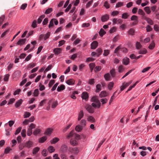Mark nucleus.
<instances>
[{"label":"nucleus","instance_id":"1","mask_svg":"<svg viewBox=\"0 0 159 159\" xmlns=\"http://www.w3.org/2000/svg\"><path fill=\"white\" fill-rule=\"evenodd\" d=\"M69 152L71 153H73L75 155H77L79 152V149L77 148H72L69 147L68 148Z\"/></svg>","mask_w":159,"mask_h":159},{"label":"nucleus","instance_id":"2","mask_svg":"<svg viewBox=\"0 0 159 159\" xmlns=\"http://www.w3.org/2000/svg\"><path fill=\"white\" fill-rule=\"evenodd\" d=\"M132 83V81H130L128 82H124L122 85L120 86V89L121 91H123L127 87H128L129 85Z\"/></svg>","mask_w":159,"mask_h":159},{"label":"nucleus","instance_id":"3","mask_svg":"<svg viewBox=\"0 0 159 159\" xmlns=\"http://www.w3.org/2000/svg\"><path fill=\"white\" fill-rule=\"evenodd\" d=\"M84 107L86 110L89 113H93L94 112L93 109L92 107L90 105L88 104H86L85 105Z\"/></svg>","mask_w":159,"mask_h":159},{"label":"nucleus","instance_id":"4","mask_svg":"<svg viewBox=\"0 0 159 159\" xmlns=\"http://www.w3.org/2000/svg\"><path fill=\"white\" fill-rule=\"evenodd\" d=\"M89 96L87 92H83L81 94V98L87 101L88 99Z\"/></svg>","mask_w":159,"mask_h":159},{"label":"nucleus","instance_id":"5","mask_svg":"<svg viewBox=\"0 0 159 159\" xmlns=\"http://www.w3.org/2000/svg\"><path fill=\"white\" fill-rule=\"evenodd\" d=\"M26 42L25 39H20L16 43V45H18L20 46H21L24 45Z\"/></svg>","mask_w":159,"mask_h":159},{"label":"nucleus","instance_id":"6","mask_svg":"<svg viewBox=\"0 0 159 159\" xmlns=\"http://www.w3.org/2000/svg\"><path fill=\"white\" fill-rule=\"evenodd\" d=\"M68 147L66 144L62 145L60 148V151L62 153H64L67 151Z\"/></svg>","mask_w":159,"mask_h":159},{"label":"nucleus","instance_id":"7","mask_svg":"<svg viewBox=\"0 0 159 159\" xmlns=\"http://www.w3.org/2000/svg\"><path fill=\"white\" fill-rule=\"evenodd\" d=\"M98 43L97 41H93L91 44V49H95L98 46Z\"/></svg>","mask_w":159,"mask_h":159},{"label":"nucleus","instance_id":"8","mask_svg":"<svg viewBox=\"0 0 159 159\" xmlns=\"http://www.w3.org/2000/svg\"><path fill=\"white\" fill-rule=\"evenodd\" d=\"M138 13L139 15L142 16V19H143V17H145L146 16L144 12L141 9H139L138 10Z\"/></svg>","mask_w":159,"mask_h":159},{"label":"nucleus","instance_id":"9","mask_svg":"<svg viewBox=\"0 0 159 159\" xmlns=\"http://www.w3.org/2000/svg\"><path fill=\"white\" fill-rule=\"evenodd\" d=\"M109 15L107 14H106L101 17V20L102 22H105L107 21L109 19Z\"/></svg>","mask_w":159,"mask_h":159},{"label":"nucleus","instance_id":"10","mask_svg":"<svg viewBox=\"0 0 159 159\" xmlns=\"http://www.w3.org/2000/svg\"><path fill=\"white\" fill-rule=\"evenodd\" d=\"M143 20H145L150 25H152L153 24L152 20L150 18L147 17L146 16L145 17H143Z\"/></svg>","mask_w":159,"mask_h":159},{"label":"nucleus","instance_id":"11","mask_svg":"<svg viewBox=\"0 0 159 159\" xmlns=\"http://www.w3.org/2000/svg\"><path fill=\"white\" fill-rule=\"evenodd\" d=\"M62 49L60 48H56L54 49L53 52L55 54L58 55L61 52Z\"/></svg>","mask_w":159,"mask_h":159},{"label":"nucleus","instance_id":"12","mask_svg":"<svg viewBox=\"0 0 159 159\" xmlns=\"http://www.w3.org/2000/svg\"><path fill=\"white\" fill-rule=\"evenodd\" d=\"M129 59L127 57H124L122 60V63L123 64L125 65H127L129 63Z\"/></svg>","mask_w":159,"mask_h":159},{"label":"nucleus","instance_id":"13","mask_svg":"<svg viewBox=\"0 0 159 159\" xmlns=\"http://www.w3.org/2000/svg\"><path fill=\"white\" fill-rule=\"evenodd\" d=\"M108 95V93L106 91H102L99 94V96L101 98L107 96Z\"/></svg>","mask_w":159,"mask_h":159},{"label":"nucleus","instance_id":"14","mask_svg":"<svg viewBox=\"0 0 159 159\" xmlns=\"http://www.w3.org/2000/svg\"><path fill=\"white\" fill-rule=\"evenodd\" d=\"M87 120L91 123L95 122V120L94 118L92 116H88L87 117Z\"/></svg>","mask_w":159,"mask_h":159},{"label":"nucleus","instance_id":"15","mask_svg":"<svg viewBox=\"0 0 159 159\" xmlns=\"http://www.w3.org/2000/svg\"><path fill=\"white\" fill-rule=\"evenodd\" d=\"M23 102V100L21 99L18 100L15 104V106L16 108L19 107Z\"/></svg>","mask_w":159,"mask_h":159},{"label":"nucleus","instance_id":"16","mask_svg":"<svg viewBox=\"0 0 159 159\" xmlns=\"http://www.w3.org/2000/svg\"><path fill=\"white\" fill-rule=\"evenodd\" d=\"M32 142L30 141H28L25 143V146L28 148H30L32 147Z\"/></svg>","mask_w":159,"mask_h":159},{"label":"nucleus","instance_id":"17","mask_svg":"<svg viewBox=\"0 0 159 159\" xmlns=\"http://www.w3.org/2000/svg\"><path fill=\"white\" fill-rule=\"evenodd\" d=\"M84 115L83 111L82 110L80 111L79 113L78 118V120L79 121L83 117Z\"/></svg>","mask_w":159,"mask_h":159},{"label":"nucleus","instance_id":"18","mask_svg":"<svg viewBox=\"0 0 159 159\" xmlns=\"http://www.w3.org/2000/svg\"><path fill=\"white\" fill-rule=\"evenodd\" d=\"M65 86L61 84L60 85V86H58L57 87V92H60L61 91L65 89Z\"/></svg>","mask_w":159,"mask_h":159},{"label":"nucleus","instance_id":"19","mask_svg":"<svg viewBox=\"0 0 159 159\" xmlns=\"http://www.w3.org/2000/svg\"><path fill=\"white\" fill-rule=\"evenodd\" d=\"M104 78L106 81H109L111 80V76L109 73H107L106 74L104 75Z\"/></svg>","mask_w":159,"mask_h":159},{"label":"nucleus","instance_id":"20","mask_svg":"<svg viewBox=\"0 0 159 159\" xmlns=\"http://www.w3.org/2000/svg\"><path fill=\"white\" fill-rule=\"evenodd\" d=\"M41 132V129L39 128H36L33 131V134L35 135L39 134Z\"/></svg>","mask_w":159,"mask_h":159},{"label":"nucleus","instance_id":"21","mask_svg":"<svg viewBox=\"0 0 159 159\" xmlns=\"http://www.w3.org/2000/svg\"><path fill=\"white\" fill-rule=\"evenodd\" d=\"M125 70L124 67L122 65H120L118 68V72L121 73L123 72Z\"/></svg>","mask_w":159,"mask_h":159},{"label":"nucleus","instance_id":"22","mask_svg":"<svg viewBox=\"0 0 159 159\" xmlns=\"http://www.w3.org/2000/svg\"><path fill=\"white\" fill-rule=\"evenodd\" d=\"M53 129L50 128L47 129L46 130L44 134L47 135L50 134L52 132Z\"/></svg>","mask_w":159,"mask_h":159},{"label":"nucleus","instance_id":"23","mask_svg":"<svg viewBox=\"0 0 159 159\" xmlns=\"http://www.w3.org/2000/svg\"><path fill=\"white\" fill-rule=\"evenodd\" d=\"M47 137L46 136H43L40 138H39V142L40 143H43L45 142V141L47 139Z\"/></svg>","mask_w":159,"mask_h":159},{"label":"nucleus","instance_id":"24","mask_svg":"<svg viewBox=\"0 0 159 159\" xmlns=\"http://www.w3.org/2000/svg\"><path fill=\"white\" fill-rule=\"evenodd\" d=\"M91 105L93 107L95 108H99L100 107V103L99 102H97V104H96L95 103H92Z\"/></svg>","mask_w":159,"mask_h":159},{"label":"nucleus","instance_id":"25","mask_svg":"<svg viewBox=\"0 0 159 159\" xmlns=\"http://www.w3.org/2000/svg\"><path fill=\"white\" fill-rule=\"evenodd\" d=\"M36 63L32 62L28 65L27 67L28 69H30L33 68L36 66Z\"/></svg>","mask_w":159,"mask_h":159},{"label":"nucleus","instance_id":"26","mask_svg":"<svg viewBox=\"0 0 159 159\" xmlns=\"http://www.w3.org/2000/svg\"><path fill=\"white\" fill-rule=\"evenodd\" d=\"M82 129V126L80 125H77L75 127V130L77 132H80Z\"/></svg>","mask_w":159,"mask_h":159},{"label":"nucleus","instance_id":"27","mask_svg":"<svg viewBox=\"0 0 159 159\" xmlns=\"http://www.w3.org/2000/svg\"><path fill=\"white\" fill-rule=\"evenodd\" d=\"M59 140V139L57 137L53 138L50 141L51 144H55Z\"/></svg>","mask_w":159,"mask_h":159},{"label":"nucleus","instance_id":"28","mask_svg":"<svg viewBox=\"0 0 159 159\" xmlns=\"http://www.w3.org/2000/svg\"><path fill=\"white\" fill-rule=\"evenodd\" d=\"M66 82L69 85H72L74 84V80L71 79L67 80Z\"/></svg>","mask_w":159,"mask_h":159},{"label":"nucleus","instance_id":"29","mask_svg":"<svg viewBox=\"0 0 159 159\" xmlns=\"http://www.w3.org/2000/svg\"><path fill=\"white\" fill-rule=\"evenodd\" d=\"M114 83L113 82H111L109 83L108 84V88L109 89L111 90L112 89L114 85Z\"/></svg>","mask_w":159,"mask_h":159},{"label":"nucleus","instance_id":"30","mask_svg":"<svg viewBox=\"0 0 159 159\" xmlns=\"http://www.w3.org/2000/svg\"><path fill=\"white\" fill-rule=\"evenodd\" d=\"M99 34L101 37H102L106 34V32L104 29L102 28L100 30L99 32Z\"/></svg>","mask_w":159,"mask_h":159},{"label":"nucleus","instance_id":"31","mask_svg":"<svg viewBox=\"0 0 159 159\" xmlns=\"http://www.w3.org/2000/svg\"><path fill=\"white\" fill-rule=\"evenodd\" d=\"M48 151L50 153H52L55 151V149L53 146H50L48 148Z\"/></svg>","mask_w":159,"mask_h":159},{"label":"nucleus","instance_id":"32","mask_svg":"<svg viewBox=\"0 0 159 159\" xmlns=\"http://www.w3.org/2000/svg\"><path fill=\"white\" fill-rule=\"evenodd\" d=\"M39 148L38 147H36L34 148L32 151V153L33 154H36L39 151Z\"/></svg>","mask_w":159,"mask_h":159},{"label":"nucleus","instance_id":"33","mask_svg":"<svg viewBox=\"0 0 159 159\" xmlns=\"http://www.w3.org/2000/svg\"><path fill=\"white\" fill-rule=\"evenodd\" d=\"M144 10L148 14H149L151 11L150 8L148 7H146L144 8Z\"/></svg>","mask_w":159,"mask_h":159},{"label":"nucleus","instance_id":"34","mask_svg":"<svg viewBox=\"0 0 159 159\" xmlns=\"http://www.w3.org/2000/svg\"><path fill=\"white\" fill-rule=\"evenodd\" d=\"M110 72L111 75V76L112 77H114L115 76L116 74L115 70L114 69H112L110 70Z\"/></svg>","mask_w":159,"mask_h":159},{"label":"nucleus","instance_id":"35","mask_svg":"<svg viewBox=\"0 0 159 159\" xmlns=\"http://www.w3.org/2000/svg\"><path fill=\"white\" fill-rule=\"evenodd\" d=\"M31 115V113L28 111H25L24 112V118H27L30 116Z\"/></svg>","mask_w":159,"mask_h":159},{"label":"nucleus","instance_id":"36","mask_svg":"<svg viewBox=\"0 0 159 159\" xmlns=\"http://www.w3.org/2000/svg\"><path fill=\"white\" fill-rule=\"evenodd\" d=\"M101 85L100 84H98L96 86V92H99L101 91Z\"/></svg>","mask_w":159,"mask_h":159},{"label":"nucleus","instance_id":"37","mask_svg":"<svg viewBox=\"0 0 159 159\" xmlns=\"http://www.w3.org/2000/svg\"><path fill=\"white\" fill-rule=\"evenodd\" d=\"M106 140V139L105 138H103L101 141V142L99 143L98 145V148L96 150L97 151L98 150V149L100 147L101 145L103 144V143L104 142V141Z\"/></svg>","mask_w":159,"mask_h":159},{"label":"nucleus","instance_id":"38","mask_svg":"<svg viewBox=\"0 0 159 159\" xmlns=\"http://www.w3.org/2000/svg\"><path fill=\"white\" fill-rule=\"evenodd\" d=\"M61 159H68V157L66 154L62 153L60 156Z\"/></svg>","mask_w":159,"mask_h":159},{"label":"nucleus","instance_id":"39","mask_svg":"<svg viewBox=\"0 0 159 159\" xmlns=\"http://www.w3.org/2000/svg\"><path fill=\"white\" fill-rule=\"evenodd\" d=\"M70 143L71 145L75 146L77 145V141L75 139H71L70 140Z\"/></svg>","mask_w":159,"mask_h":159},{"label":"nucleus","instance_id":"40","mask_svg":"<svg viewBox=\"0 0 159 159\" xmlns=\"http://www.w3.org/2000/svg\"><path fill=\"white\" fill-rule=\"evenodd\" d=\"M89 66L90 69V71L91 72L93 70V69L95 67V64L94 63H91L89 64Z\"/></svg>","mask_w":159,"mask_h":159},{"label":"nucleus","instance_id":"41","mask_svg":"<svg viewBox=\"0 0 159 159\" xmlns=\"http://www.w3.org/2000/svg\"><path fill=\"white\" fill-rule=\"evenodd\" d=\"M155 46V44L153 42H152L148 46V48L150 49H153Z\"/></svg>","mask_w":159,"mask_h":159},{"label":"nucleus","instance_id":"42","mask_svg":"<svg viewBox=\"0 0 159 159\" xmlns=\"http://www.w3.org/2000/svg\"><path fill=\"white\" fill-rule=\"evenodd\" d=\"M14 75L16 76L19 77L21 75V72L19 70H17L14 72Z\"/></svg>","mask_w":159,"mask_h":159},{"label":"nucleus","instance_id":"43","mask_svg":"<svg viewBox=\"0 0 159 159\" xmlns=\"http://www.w3.org/2000/svg\"><path fill=\"white\" fill-rule=\"evenodd\" d=\"M33 95L34 97H37L39 94V91L38 89H35L33 93Z\"/></svg>","mask_w":159,"mask_h":159},{"label":"nucleus","instance_id":"44","mask_svg":"<svg viewBox=\"0 0 159 159\" xmlns=\"http://www.w3.org/2000/svg\"><path fill=\"white\" fill-rule=\"evenodd\" d=\"M147 52L146 49L143 48L140 50L139 52V53L140 54H145Z\"/></svg>","mask_w":159,"mask_h":159},{"label":"nucleus","instance_id":"45","mask_svg":"<svg viewBox=\"0 0 159 159\" xmlns=\"http://www.w3.org/2000/svg\"><path fill=\"white\" fill-rule=\"evenodd\" d=\"M108 99L107 98H102L100 101L102 105L106 104L108 100Z\"/></svg>","mask_w":159,"mask_h":159},{"label":"nucleus","instance_id":"46","mask_svg":"<svg viewBox=\"0 0 159 159\" xmlns=\"http://www.w3.org/2000/svg\"><path fill=\"white\" fill-rule=\"evenodd\" d=\"M124 2H117L116 5V7L118 8L121 7L123 5Z\"/></svg>","mask_w":159,"mask_h":159},{"label":"nucleus","instance_id":"47","mask_svg":"<svg viewBox=\"0 0 159 159\" xmlns=\"http://www.w3.org/2000/svg\"><path fill=\"white\" fill-rule=\"evenodd\" d=\"M116 28L115 27H113L111 28L109 31L110 33L111 34L115 32L116 30Z\"/></svg>","mask_w":159,"mask_h":159},{"label":"nucleus","instance_id":"48","mask_svg":"<svg viewBox=\"0 0 159 159\" xmlns=\"http://www.w3.org/2000/svg\"><path fill=\"white\" fill-rule=\"evenodd\" d=\"M50 35V33L49 32H47L45 34L44 37V40H46L47 39H48Z\"/></svg>","mask_w":159,"mask_h":159},{"label":"nucleus","instance_id":"49","mask_svg":"<svg viewBox=\"0 0 159 159\" xmlns=\"http://www.w3.org/2000/svg\"><path fill=\"white\" fill-rule=\"evenodd\" d=\"M74 133V131L72 130L70 133L66 137L67 138L69 139L73 136Z\"/></svg>","mask_w":159,"mask_h":159},{"label":"nucleus","instance_id":"50","mask_svg":"<svg viewBox=\"0 0 159 159\" xmlns=\"http://www.w3.org/2000/svg\"><path fill=\"white\" fill-rule=\"evenodd\" d=\"M42 154L43 157L46 156L48 155V152L46 149H43L42 152Z\"/></svg>","mask_w":159,"mask_h":159},{"label":"nucleus","instance_id":"51","mask_svg":"<svg viewBox=\"0 0 159 159\" xmlns=\"http://www.w3.org/2000/svg\"><path fill=\"white\" fill-rule=\"evenodd\" d=\"M53 19H52L49 22L48 27L49 28H51L53 26Z\"/></svg>","mask_w":159,"mask_h":159},{"label":"nucleus","instance_id":"52","mask_svg":"<svg viewBox=\"0 0 159 159\" xmlns=\"http://www.w3.org/2000/svg\"><path fill=\"white\" fill-rule=\"evenodd\" d=\"M103 6L107 9L109 8L110 7V4L107 1L105 2Z\"/></svg>","mask_w":159,"mask_h":159},{"label":"nucleus","instance_id":"53","mask_svg":"<svg viewBox=\"0 0 159 159\" xmlns=\"http://www.w3.org/2000/svg\"><path fill=\"white\" fill-rule=\"evenodd\" d=\"M81 42V40L79 38L76 39L73 43L74 45H76Z\"/></svg>","mask_w":159,"mask_h":159},{"label":"nucleus","instance_id":"54","mask_svg":"<svg viewBox=\"0 0 159 159\" xmlns=\"http://www.w3.org/2000/svg\"><path fill=\"white\" fill-rule=\"evenodd\" d=\"M26 131L25 129H23L21 132V134L23 137H25L26 136Z\"/></svg>","mask_w":159,"mask_h":159},{"label":"nucleus","instance_id":"55","mask_svg":"<svg viewBox=\"0 0 159 159\" xmlns=\"http://www.w3.org/2000/svg\"><path fill=\"white\" fill-rule=\"evenodd\" d=\"M129 16V15L126 13H124L122 15V18L124 19H127Z\"/></svg>","mask_w":159,"mask_h":159},{"label":"nucleus","instance_id":"56","mask_svg":"<svg viewBox=\"0 0 159 159\" xmlns=\"http://www.w3.org/2000/svg\"><path fill=\"white\" fill-rule=\"evenodd\" d=\"M37 26V21L35 20H34L32 23L31 27L33 28H35Z\"/></svg>","mask_w":159,"mask_h":159},{"label":"nucleus","instance_id":"57","mask_svg":"<svg viewBox=\"0 0 159 159\" xmlns=\"http://www.w3.org/2000/svg\"><path fill=\"white\" fill-rule=\"evenodd\" d=\"M128 34L133 35L134 33V30L133 29H130L128 32Z\"/></svg>","mask_w":159,"mask_h":159},{"label":"nucleus","instance_id":"58","mask_svg":"<svg viewBox=\"0 0 159 159\" xmlns=\"http://www.w3.org/2000/svg\"><path fill=\"white\" fill-rule=\"evenodd\" d=\"M52 11V8L47 9L45 11V13L47 14H48Z\"/></svg>","mask_w":159,"mask_h":159},{"label":"nucleus","instance_id":"59","mask_svg":"<svg viewBox=\"0 0 159 159\" xmlns=\"http://www.w3.org/2000/svg\"><path fill=\"white\" fill-rule=\"evenodd\" d=\"M91 101L96 102H99L96 96L93 97L91 98Z\"/></svg>","mask_w":159,"mask_h":159},{"label":"nucleus","instance_id":"60","mask_svg":"<svg viewBox=\"0 0 159 159\" xmlns=\"http://www.w3.org/2000/svg\"><path fill=\"white\" fill-rule=\"evenodd\" d=\"M11 150L10 147H7L5 149L4 153L6 154L8 153Z\"/></svg>","mask_w":159,"mask_h":159},{"label":"nucleus","instance_id":"61","mask_svg":"<svg viewBox=\"0 0 159 159\" xmlns=\"http://www.w3.org/2000/svg\"><path fill=\"white\" fill-rule=\"evenodd\" d=\"M110 51L108 50H105L104 51L103 55L105 56H106L109 54Z\"/></svg>","mask_w":159,"mask_h":159},{"label":"nucleus","instance_id":"62","mask_svg":"<svg viewBox=\"0 0 159 159\" xmlns=\"http://www.w3.org/2000/svg\"><path fill=\"white\" fill-rule=\"evenodd\" d=\"M22 128L21 127H18L16 130L15 132V135H17L18 134L20 131L21 129Z\"/></svg>","mask_w":159,"mask_h":159},{"label":"nucleus","instance_id":"63","mask_svg":"<svg viewBox=\"0 0 159 159\" xmlns=\"http://www.w3.org/2000/svg\"><path fill=\"white\" fill-rule=\"evenodd\" d=\"M142 46L140 43L139 42H137L136 43V48L137 49H139Z\"/></svg>","mask_w":159,"mask_h":159},{"label":"nucleus","instance_id":"64","mask_svg":"<svg viewBox=\"0 0 159 159\" xmlns=\"http://www.w3.org/2000/svg\"><path fill=\"white\" fill-rule=\"evenodd\" d=\"M94 83V79H90L88 80V83L90 84H93Z\"/></svg>","mask_w":159,"mask_h":159}]
</instances>
